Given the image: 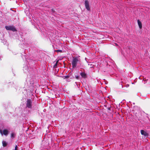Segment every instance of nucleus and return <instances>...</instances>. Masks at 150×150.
<instances>
[{"label":"nucleus","mask_w":150,"mask_h":150,"mask_svg":"<svg viewBox=\"0 0 150 150\" xmlns=\"http://www.w3.org/2000/svg\"><path fill=\"white\" fill-rule=\"evenodd\" d=\"M141 134L145 137H147L148 136V134L143 130H141Z\"/></svg>","instance_id":"nucleus-6"},{"label":"nucleus","mask_w":150,"mask_h":150,"mask_svg":"<svg viewBox=\"0 0 150 150\" xmlns=\"http://www.w3.org/2000/svg\"><path fill=\"white\" fill-rule=\"evenodd\" d=\"M18 146H17V145H16L15 148L14 150H18Z\"/></svg>","instance_id":"nucleus-13"},{"label":"nucleus","mask_w":150,"mask_h":150,"mask_svg":"<svg viewBox=\"0 0 150 150\" xmlns=\"http://www.w3.org/2000/svg\"><path fill=\"white\" fill-rule=\"evenodd\" d=\"M115 45H117V44L116 43V44H115Z\"/></svg>","instance_id":"nucleus-17"},{"label":"nucleus","mask_w":150,"mask_h":150,"mask_svg":"<svg viewBox=\"0 0 150 150\" xmlns=\"http://www.w3.org/2000/svg\"><path fill=\"white\" fill-rule=\"evenodd\" d=\"M16 134L14 133H12L11 134V137L13 138H14L15 137Z\"/></svg>","instance_id":"nucleus-10"},{"label":"nucleus","mask_w":150,"mask_h":150,"mask_svg":"<svg viewBox=\"0 0 150 150\" xmlns=\"http://www.w3.org/2000/svg\"><path fill=\"white\" fill-rule=\"evenodd\" d=\"M2 143L4 147H5L7 146V143L5 141H3Z\"/></svg>","instance_id":"nucleus-9"},{"label":"nucleus","mask_w":150,"mask_h":150,"mask_svg":"<svg viewBox=\"0 0 150 150\" xmlns=\"http://www.w3.org/2000/svg\"><path fill=\"white\" fill-rule=\"evenodd\" d=\"M57 62L54 65V67H55L57 66Z\"/></svg>","instance_id":"nucleus-14"},{"label":"nucleus","mask_w":150,"mask_h":150,"mask_svg":"<svg viewBox=\"0 0 150 150\" xmlns=\"http://www.w3.org/2000/svg\"><path fill=\"white\" fill-rule=\"evenodd\" d=\"M137 23L139 28L140 29H141L142 27V26L141 22L139 20H137Z\"/></svg>","instance_id":"nucleus-8"},{"label":"nucleus","mask_w":150,"mask_h":150,"mask_svg":"<svg viewBox=\"0 0 150 150\" xmlns=\"http://www.w3.org/2000/svg\"><path fill=\"white\" fill-rule=\"evenodd\" d=\"M8 131L6 129H4L3 131L1 130H0V133L2 135L4 134L6 136H7L8 134Z\"/></svg>","instance_id":"nucleus-5"},{"label":"nucleus","mask_w":150,"mask_h":150,"mask_svg":"<svg viewBox=\"0 0 150 150\" xmlns=\"http://www.w3.org/2000/svg\"><path fill=\"white\" fill-rule=\"evenodd\" d=\"M32 105V101L31 99H27L26 101V108H31Z\"/></svg>","instance_id":"nucleus-2"},{"label":"nucleus","mask_w":150,"mask_h":150,"mask_svg":"<svg viewBox=\"0 0 150 150\" xmlns=\"http://www.w3.org/2000/svg\"><path fill=\"white\" fill-rule=\"evenodd\" d=\"M85 5L86 9L88 11H90V8L89 6V2L88 0H86L85 1Z\"/></svg>","instance_id":"nucleus-4"},{"label":"nucleus","mask_w":150,"mask_h":150,"mask_svg":"<svg viewBox=\"0 0 150 150\" xmlns=\"http://www.w3.org/2000/svg\"><path fill=\"white\" fill-rule=\"evenodd\" d=\"M80 75L82 77L85 78L87 77L86 74L84 72H82L80 73Z\"/></svg>","instance_id":"nucleus-7"},{"label":"nucleus","mask_w":150,"mask_h":150,"mask_svg":"<svg viewBox=\"0 0 150 150\" xmlns=\"http://www.w3.org/2000/svg\"><path fill=\"white\" fill-rule=\"evenodd\" d=\"M5 28L7 30H11L13 32L17 31L15 28L13 26H5Z\"/></svg>","instance_id":"nucleus-3"},{"label":"nucleus","mask_w":150,"mask_h":150,"mask_svg":"<svg viewBox=\"0 0 150 150\" xmlns=\"http://www.w3.org/2000/svg\"><path fill=\"white\" fill-rule=\"evenodd\" d=\"M69 77H70V76L69 75H68L63 76L62 77V78L64 79H68V78H69Z\"/></svg>","instance_id":"nucleus-11"},{"label":"nucleus","mask_w":150,"mask_h":150,"mask_svg":"<svg viewBox=\"0 0 150 150\" xmlns=\"http://www.w3.org/2000/svg\"><path fill=\"white\" fill-rule=\"evenodd\" d=\"M75 77L77 79H78L79 78V76H76Z\"/></svg>","instance_id":"nucleus-15"},{"label":"nucleus","mask_w":150,"mask_h":150,"mask_svg":"<svg viewBox=\"0 0 150 150\" xmlns=\"http://www.w3.org/2000/svg\"><path fill=\"white\" fill-rule=\"evenodd\" d=\"M56 51L57 52H62V50H56Z\"/></svg>","instance_id":"nucleus-12"},{"label":"nucleus","mask_w":150,"mask_h":150,"mask_svg":"<svg viewBox=\"0 0 150 150\" xmlns=\"http://www.w3.org/2000/svg\"><path fill=\"white\" fill-rule=\"evenodd\" d=\"M129 85L128 84H127L126 85V87H128L129 86Z\"/></svg>","instance_id":"nucleus-16"},{"label":"nucleus","mask_w":150,"mask_h":150,"mask_svg":"<svg viewBox=\"0 0 150 150\" xmlns=\"http://www.w3.org/2000/svg\"><path fill=\"white\" fill-rule=\"evenodd\" d=\"M71 64L73 68L80 67V65L81 64L80 59L78 57H73Z\"/></svg>","instance_id":"nucleus-1"}]
</instances>
